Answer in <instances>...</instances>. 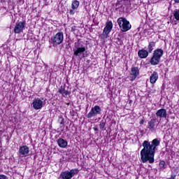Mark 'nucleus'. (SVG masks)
<instances>
[{"mask_svg":"<svg viewBox=\"0 0 179 179\" xmlns=\"http://www.w3.org/2000/svg\"><path fill=\"white\" fill-rule=\"evenodd\" d=\"M159 145L160 140L158 138H155L151 142L148 141H143L142 144L143 148L140 152L142 163H148V162L150 164L155 163V154L156 153L157 146H159Z\"/></svg>","mask_w":179,"mask_h":179,"instance_id":"f257e3e1","label":"nucleus"},{"mask_svg":"<svg viewBox=\"0 0 179 179\" xmlns=\"http://www.w3.org/2000/svg\"><path fill=\"white\" fill-rule=\"evenodd\" d=\"M73 55L78 58L85 57V52H86V46L83 44V42L78 39L77 42L74 43V48L73 49Z\"/></svg>","mask_w":179,"mask_h":179,"instance_id":"f03ea898","label":"nucleus"},{"mask_svg":"<svg viewBox=\"0 0 179 179\" xmlns=\"http://www.w3.org/2000/svg\"><path fill=\"white\" fill-rule=\"evenodd\" d=\"M117 22V24L120 27V29L123 32L128 31V30H131V28L132 27V26L129 23V21H128L125 17H119Z\"/></svg>","mask_w":179,"mask_h":179,"instance_id":"7ed1b4c3","label":"nucleus"},{"mask_svg":"<svg viewBox=\"0 0 179 179\" xmlns=\"http://www.w3.org/2000/svg\"><path fill=\"white\" fill-rule=\"evenodd\" d=\"M79 173V169H71L70 171H65L60 173V178L62 179H71L73 177H75V176L78 175Z\"/></svg>","mask_w":179,"mask_h":179,"instance_id":"20e7f679","label":"nucleus"},{"mask_svg":"<svg viewBox=\"0 0 179 179\" xmlns=\"http://www.w3.org/2000/svg\"><path fill=\"white\" fill-rule=\"evenodd\" d=\"M64 42V32H58L50 39V43L53 45H59Z\"/></svg>","mask_w":179,"mask_h":179,"instance_id":"39448f33","label":"nucleus"},{"mask_svg":"<svg viewBox=\"0 0 179 179\" xmlns=\"http://www.w3.org/2000/svg\"><path fill=\"white\" fill-rule=\"evenodd\" d=\"M101 114V108L97 105L92 107L87 115V118H93V117H96V115H100Z\"/></svg>","mask_w":179,"mask_h":179,"instance_id":"423d86ee","label":"nucleus"},{"mask_svg":"<svg viewBox=\"0 0 179 179\" xmlns=\"http://www.w3.org/2000/svg\"><path fill=\"white\" fill-rule=\"evenodd\" d=\"M26 26V21H21L15 23V26L14 28V33L16 34H19L23 31V29Z\"/></svg>","mask_w":179,"mask_h":179,"instance_id":"0eeeda50","label":"nucleus"},{"mask_svg":"<svg viewBox=\"0 0 179 179\" xmlns=\"http://www.w3.org/2000/svg\"><path fill=\"white\" fill-rule=\"evenodd\" d=\"M31 106L34 110H41V108H43L44 106V102L39 98H36L34 99Z\"/></svg>","mask_w":179,"mask_h":179,"instance_id":"6e6552de","label":"nucleus"},{"mask_svg":"<svg viewBox=\"0 0 179 179\" xmlns=\"http://www.w3.org/2000/svg\"><path fill=\"white\" fill-rule=\"evenodd\" d=\"M159 126V122L157 119L152 118L148 122V129L151 131H156L157 127Z\"/></svg>","mask_w":179,"mask_h":179,"instance_id":"1a4fd4ad","label":"nucleus"},{"mask_svg":"<svg viewBox=\"0 0 179 179\" xmlns=\"http://www.w3.org/2000/svg\"><path fill=\"white\" fill-rule=\"evenodd\" d=\"M30 153V149L27 145H23L19 149V156L20 157H26Z\"/></svg>","mask_w":179,"mask_h":179,"instance_id":"9d476101","label":"nucleus"},{"mask_svg":"<svg viewBox=\"0 0 179 179\" xmlns=\"http://www.w3.org/2000/svg\"><path fill=\"white\" fill-rule=\"evenodd\" d=\"M139 76V67H132L130 73V80L134 82Z\"/></svg>","mask_w":179,"mask_h":179,"instance_id":"9b49d317","label":"nucleus"},{"mask_svg":"<svg viewBox=\"0 0 179 179\" xmlns=\"http://www.w3.org/2000/svg\"><path fill=\"white\" fill-rule=\"evenodd\" d=\"M156 115L159 118H167V110L164 108L159 109L157 111Z\"/></svg>","mask_w":179,"mask_h":179,"instance_id":"f8f14e48","label":"nucleus"},{"mask_svg":"<svg viewBox=\"0 0 179 179\" xmlns=\"http://www.w3.org/2000/svg\"><path fill=\"white\" fill-rule=\"evenodd\" d=\"M149 52L145 49H142L138 50V55L139 58L144 59L148 58V56L149 55Z\"/></svg>","mask_w":179,"mask_h":179,"instance_id":"ddd939ff","label":"nucleus"},{"mask_svg":"<svg viewBox=\"0 0 179 179\" xmlns=\"http://www.w3.org/2000/svg\"><path fill=\"white\" fill-rule=\"evenodd\" d=\"M160 57H158L157 56H155V55H152V57L150 59V64L151 65H159L160 64Z\"/></svg>","mask_w":179,"mask_h":179,"instance_id":"4468645a","label":"nucleus"},{"mask_svg":"<svg viewBox=\"0 0 179 179\" xmlns=\"http://www.w3.org/2000/svg\"><path fill=\"white\" fill-rule=\"evenodd\" d=\"M57 144L59 148H62L64 149L68 146V141L64 140V138H59L57 140Z\"/></svg>","mask_w":179,"mask_h":179,"instance_id":"2eb2a0df","label":"nucleus"},{"mask_svg":"<svg viewBox=\"0 0 179 179\" xmlns=\"http://www.w3.org/2000/svg\"><path fill=\"white\" fill-rule=\"evenodd\" d=\"M159 79V74L157 72L154 71L150 77V83L152 85L156 83V81Z\"/></svg>","mask_w":179,"mask_h":179,"instance_id":"dca6fc26","label":"nucleus"},{"mask_svg":"<svg viewBox=\"0 0 179 179\" xmlns=\"http://www.w3.org/2000/svg\"><path fill=\"white\" fill-rule=\"evenodd\" d=\"M58 92L60 94L62 95L63 97H65V96H68V94H69V92L65 90V85H61L58 89Z\"/></svg>","mask_w":179,"mask_h":179,"instance_id":"f3484780","label":"nucleus"},{"mask_svg":"<svg viewBox=\"0 0 179 179\" xmlns=\"http://www.w3.org/2000/svg\"><path fill=\"white\" fill-rule=\"evenodd\" d=\"M164 51L162 49H156L153 55H155L156 57H158L159 59H161L163 57Z\"/></svg>","mask_w":179,"mask_h":179,"instance_id":"a211bd4d","label":"nucleus"},{"mask_svg":"<svg viewBox=\"0 0 179 179\" xmlns=\"http://www.w3.org/2000/svg\"><path fill=\"white\" fill-rule=\"evenodd\" d=\"M155 45H156V42L152 41L149 43L148 48L150 54L152 52V51H153V47H155Z\"/></svg>","mask_w":179,"mask_h":179,"instance_id":"6ab92c4d","label":"nucleus"},{"mask_svg":"<svg viewBox=\"0 0 179 179\" xmlns=\"http://www.w3.org/2000/svg\"><path fill=\"white\" fill-rule=\"evenodd\" d=\"M78 8H79V1L74 0L71 4V8L73 10H76L78 9Z\"/></svg>","mask_w":179,"mask_h":179,"instance_id":"aec40b11","label":"nucleus"},{"mask_svg":"<svg viewBox=\"0 0 179 179\" xmlns=\"http://www.w3.org/2000/svg\"><path fill=\"white\" fill-rule=\"evenodd\" d=\"M110 32H111V29H109V28H107L106 27H105L102 32V34L105 37H107V36H108V34H110Z\"/></svg>","mask_w":179,"mask_h":179,"instance_id":"412c9836","label":"nucleus"},{"mask_svg":"<svg viewBox=\"0 0 179 179\" xmlns=\"http://www.w3.org/2000/svg\"><path fill=\"white\" fill-rule=\"evenodd\" d=\"M173 16L175 19L179 22V9H176L173 11Z\"/></svg>","mask_w":179,"mask_h":179,"instance_id":"4be33fe9","label":"nucleus"},{"mask_svg":"<svg viewBox=\"0 0 179 179\" xmlns=\"http://www.w3.org/2000/svg\"><path fill=\"white\" fill-rule=\"evenodd\" d=\"M58 122L61 125L65 124V120L64 119V117L62 115L59 116Z\"/></svg>","mask_w":179,"mask_h":179,"instance_id":"5701e85b","label":"nucleus"},{"mask_svg":"<svg viewBox=\"0 0 179 179\" xmlns=\"http://www.w3.org/2000/svg\"><path fill=\"white\" fill-rule=\"evenodd\" d=\"M105 27L110 30H113V22L111 21L108 22Z\"/></svg>","mask_w":179,"mask_h":179,"instance_id":"b1692460","label":"nucleus"},{"mask_svg":"<svg viewBox=\"0 0 179 179\" xmlns=\"http://www.w3.org/2000/svg\"><path fill=\"white\" fill-rule=\"evenodd\" d=\"M99 127L100 129H104V128L106 127V121L104 120H101L100 124H99Z\"/></svg>","mask_w":179,"mask_h":179,"instance_id":"393cba45","label":"nucleus"},{"mask_svg":"<svg viewBox=\"0 0 179 179\" xmlns=\"http://www.w3.org/2000/svg\"><path fill=\"white\" fill-rule=\"evenodd\" d=\"M159 167H160V169H166V162L161 161L159 162Z\"/></svg>","mask_w":179,"mask_h":179,"instance_id":"a878e982","label":"nucleus"},{"mask_svg":"<svg viewBox=\"0 0 179 179\" xmlns=\"http://www.w3.org/2000/svg\"><path fill=\"white\" fill-rule=\"evenodd\" d=\"M71 31H72L73 33L75 32V31H76V27H75V26H74V27H71Z\"/></svg>","mask_w":179,"mask_h":179,"instance_id":"bb28decb","label":"nucleus"},{"mask_svg":"<svg viewBox=\"0 0 179 179\" xmlns=\"http://www.w3.org/2000/svg\"><path fill=\"white\" fill-rule=\"evenodd\" d=\"M69 13H70V15H75V10H69Z\"/></svg>","mask_w":179,"mask_h":179,"instance_id":"cd10ccee","label":"nucleus"},{"mask_svg":"<svg viewBox=\"0 0 179 179\" xmlns=\"http://www.w3.org/2000/svg\"><path fill=\"white\" fill-rule=\"evenodd\" d=\"M169 179H176V175L175 174H171V177L169 178Z\"/></svg>","mask_w":179,"mask_h":179,"instance_id":"c85d7f7f","label":"nucleus"},{"mask_svg":"<svg viewBox=\"0 0 179 179\" xmlns=\"http://www.w3.org/2000/svg\"><path fill=\"white\" fill-rule=\"evenodd\" d=\"M0 179H6V176H5V175H0Z\"/></svg>","mask_w":179,"mask_h":179,"instance_id":"c756f323","label":"nucleus"},{"mask_svg":"<svg viewBox=\"0 0 179 179\" xmlns=\"http://www.w3.org/2000/svg\"><path fill=\"white\" fill-rule=\"evenodd\" d=\"M120 1H117V2H116V3H115V6H120Z\"/></svg>","mask_w":179,"mask_h":179,"instance_id":"7c9ffc66","label":"nucleus"},{"mask_svg":"<svg viewBox=\"0 0 179 179\" xmlns=\"http://www.w3.org/2000/svg\"><path fill=\"white\" fill-rule=\"evenodd\" d=\"M93 129H94V131H99V128H97L96 127H94Z\"/></svg>","mask_w":179,"mask_h":179,"instance_id":"2f4dec72","label":"nucleus"},{"mask_svg":"<svg viewBox=\"0 0 179 179\" xmlns=\"http://www.w3.org/2000/svg\"><path fill=\"white\" fill-rule=\"evenodd\" d=\"M175 3H179V0H173Z\"/></svg>","mask_w":179,"mask_h":179,"instance_id":"473e14b6","label":"nucleus"},{"mask_svg":"<svg viewBox=\"0 0 179 179\" xmlns=\"http://www.w3.org/2000/svg\"><path fill=\"white\" fill-rule=\"evenodd\" d=\"M122 1H124V2L128 1L129 0H120L121 2H122Z\"/></svg>","mask_w":179,"mask_h":179,"instance_id":"72a5a7b5","label":"nucleus"},{"mask_svg":"<svg viewBox=\"0 0 179 179\" xmlns=\"http://www.w3.org/2000/svg\"><path fill=\"white\" fill-rule=\"evenodd\" d=\"M143 122H144V121H143V120H142L141 121V124H143Z\"/></svg>","mask_w":179,"mask_h":179,"instance_id":"f704fd0d","label":"nucleus"},{"mask_svg":"<svg viewBox=\"0 0 179 179\" xmlns=\"http://www.w3.org/2000/svg\"><path fill=\"white\" fill-rule=\"evenodd\" d=\"M121 43H122V42L120 41V44H121Z\"/></svg>","mask_w":179,"mask_h":179,"instance_id":"c9c22d12","label":"nucleus"}]
</instances>
